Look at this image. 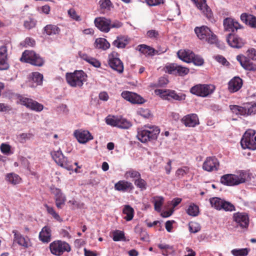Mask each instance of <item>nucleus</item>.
Masks as SVG:
<instances>
[{"instance_id":"nucleus-1","label":"nucleus","mask_w":256,"mask_h":256,"mask_svg":"<svg viewBox=\"0 0 256 256\" xmlns=\"http://www.w3.org/2000/svg\"><path fill=\"white\" fill-rule=\"evenodd\" d=\"M160 132V129L158 126L146 124L138 128L136 137L140 142L146 143L156 140Z\"/></svg>"},{"instance_id":"nucleus-2","label":"nucleus","mask_w":256,"mask_h":256,"mask_svg":"<svg viewBox=\"0 0 256 256\" xmlns=\"http://www.w3.org/2000/svg\"><path fill=\"white\" fill-rule=\"evenodd\" d=\"M66 80L72 87H82L86 82L87 76L82 70H75L74 72L66 73Z\"/></svg>"},{"instance_id":"nucleus-3","label":"nucleus","mask_w":256,"mask_h":256,"mask_svg":"<svg viewBox=\"0 0 256 256\" xmlns=\"http://www.w3.org/2000/svg\"><path fill=\"white\" fill-rule=\"evenodd\" d=\"M194 32L199 39L207 42L210 44H216L218 42L216 35L206 26L196 27L194 28Z\"/></svg>"},{"instance_id":"nucleus-4","label":"nucleus","mask_w":256,"mask_h":256,"mask_svg":"<svg viewBox=\"0 0 256 256\" xmlns=\"http://www.w3.org/2000/svg\"><path fill=\"white\" fill-rule=\"evenodd\" d=\"M231 111L236 115L248 116L256 114V103L250 102L244 104L242 106L230 105Z\"/></svg>"},{"instance_id":"nucleus-5","label":"nucleus","mask_w":256,"mask_h":256,"mask_svg":"<svg viewBox=\"0 0 256 256\" xmlns=\"http://www.w3.org/2000/svg\"><path fill=\"white\" fill-rule=\"evenodd\" d=\"M20 60L38 66H42L44 62L43 59L38 54L28 50H26L22 53Z\"/></svg>"},{"instance_id":"nucleus-6","label":"nucleus","mask_w":256,"mask_h":256,"mask_svg":"<svg viewBox=\"0 0 256 256\" xmlns=\"http://www.w3.org/2000/svg\"><path fill=\"white\" fill-rule=\"evenodd\" d=\"M256 132L253 130H248L244 134L240 144L244 149L248 148L252 150H256Z\"/></svg>"},{"instance_id":"nucleus-7","label":"nucleus","mask_w":256,"mask_h":256,"mask_svg":"<svg viewBox=\"0 0 256 256\" xmlns=\"http://www.w3.org/2000/svg\"><path fill=\"white\" fill-rule=\"evenodd\" d=\"M215 90L212 84H198L192 86L190 90L192 94L201 97H207L212 94Z\"/></svg>"},{"instance_id":"nucleus-8","label":"nucleus","mask_w":256,"mask_h":256,"mask_svg":"<svg viewBox=\"0 0 256 256\" xmlns=\"http://www.w3.org/2000/svg\"><path fill=\"white\" fill-rule=\"evenodd\" d=\"M210 202L211 206L218 210H224L225 211L232 212L235 210L234 206L232 204L219 198H211Z\"/></svg>"},{"instance_id":"nucleus-9","label":"nucleus","mask_w":256,"mask_h":256,"mask_svg":"<svg viewBox=\"0 0 256 256\" xmlns=\"http://www.w3.org/2000/svg\"><path fill=\"white\" fill-rule=\"evenodd\" d=\"M51 155L55 162L60 166L68 170H72L73 167L70 162L64 156L60 149L52 152Z\"/></svg>"},{"instance_id":"nucleus-10","label":"nucleus","mask_w":256,"mask_h":256,"mask_svg":"<svg viewBox=\"0 0 256 256\" xmlns=\"http://www.w3.org/2000/svg\"><path fill=\"white\" fill-rule=\"evenodd\" d=\"M18 99L21 104L25 106L30 110L36 112H40L44 109V106L42 104L32 98L22 96H19Z\"/></svg>"},{"instance_id":"nucleus-11","label":"nucleus","mask_w":256,"mask_h":256,"mask_svg":"<svg viewBox=\"0 0 256 256\" xmlns=\"http://www.w3.org/2000/svg\"><path fill=\"white\" fill-rule=\"evenodd\" d=\"M50 252L56 256H60L65 252H70V247L66 242L60 240L54 241L50 245Z\"/></svg>"},{"instance_id":"nucleus-12","label":"nucleus","mask_w":256,"mask_h":256,"mask_svg":"<svg viewBox=\"0 0 256 256\" xmlns=\"http://www.w3.org/2000/svg\"><path fill=\"white\" fill-rule=\"evenodd\" d=\"M154 93L165 100H174L180 101L184 100V95L182 94L180 95L176 94L174 90H172L158 89L154 90Z\"/></svg>"},{"instance_id":"nucleus-13","label":"nucleus","mask_w":256,"mask_h":256,"mask_svg":"<svg viewBox=\"0 0 256 256\" xmlns=\"http://www.w3.org/2000/svg\"><path fill=\"white\" fill-rule=\"evenodd\" d=\"M164 70L166 72L180 76L188 74L190 71L188 68L175 63L166 64L164 67Z\"/></svg>"},{"instance_id":"nucleus-14","label":"nucleus","mask_w":256,"mask_h":256,"mask_svg":"<svg viewBox=\"0 0 256 256\" xmlns=\"http://www.w3.org/2000/svg\"><path fill=\"white\" fill-rule=\"evenodd\" d=\"M108 64L112 68L119 73H122L124 71L123 63L118 58V54L115 52L108 55Z\"/></svg>"},{"instance_id":"nucleus-15","label":"nucleus","mask_w":256,"mask_h":256,"mask_svg":"<svg viewBox=\"0 0 256 256\" xmlns=\"http://www.w3.org/2000/svg\"><path fill=\"white\" fill-rule=\"evenodd\" d=\"M220 166V162L215 156L208 157L202 164V168L207 172H210L218 170Z\"/></svg>"},{"instance_id":"nucleus-16","label":"nucleus","mask_w":256,"mask_h":256,"mask_svg":"<svg viewBox=\"0 0 256 256\" xmlns=\"http://www.w3.org/2000/svg\"><path fill=\"white\" fill-rule=\"evenodd\" d=\"M74 136L80 144H86L94 138L89 131L82 129L75 130Z\"/></svg>"},{"instance_id":"nucleus-17","label":"nucleus","mask_w":256,"mask_h":256,"mask_svg":"<svg viewBox=\"0 0 256 256\" xmlns=\"http://www.w3.org/2000/svg\"><path fill=\"white\" fill-rule=\"evenodd\" d=\"M233 220L238 226L242 228H246L249 224V218L246 213L238 212L234 214Z\"/></svg>"},{"instance_id":"nucleus-18","label":"nucleus","mask_w":256,"mask_h":256,"mask_svg":"<svg viewBox=\"0 0 256 256\" xmlns=\"http://www.w3.org/2000/svg\"><path fill=\"white\" fill-rule=\"evenodd\" d=\"M180 121L185 126L189 128H194L200 124L198 117L196 114H186L180 120Z\"/></svg>"},{"instance_id":"nucleus-19","label":"nucleus","mask_w":256,"mask_h":256,"mask_svg":"<svg viewBox=\"0 0 256 256\" xmlns=\"http://www.w3.org/2000/svg\"><path fill=\"white\" fill-rule=\"evenodd\" d=\"M226 41L231 47L236 48H242L245 44L244 40L242 38L232 34L228 36Z\"/></svg>"},{"instance_id":"nucleus-20","label":"nucleus","mask_w":256,"mask_h":256,"mask_svg":"<svg viewBox=\"0 0 256 256\" xmlns=\"http://www.w3.org/2000/svg\"><path fill=\"white\" fill-rule=\"evenodd\" d=\"M96 26L100 31L108 32L110 30V19L104 17L96 18L94 20Z\"/></svg>"},{"instance_id":"nucleus-21","label":"nucleus","mask_w":256,"mask_h":256,"mask_svg":"<svg viewBox=\"0 0 256 256\" xmlns=\"http://www.w3.org/2000/svg\"><path fill=\"white\" fill-rule=\"evenodd\" d=\"M201 12L208 18L212 16V12L210 8L206 3V0H192Z\"/></svg>"},{"instance_id":"nucleus-22","label":"nucleus","mask_w":256,"mask_h":256,"mask_svg":"<svg viewBox=\"0 0 256 256\" xmlns=\"http://www.w3.org/2000/svg\"><path fill=\"white\" fill-rule=\"evenodd\" d=\"M52 193L54 196L56 207L58 208H62L66 201V196L63 194L61 190L58 188L52 189Z\"/></svg>"},{"instance_id":"nucleus-23","label":"nucleus","mask_w":256,"mask_h":256,"mask_svg":"<svg viewBox=\"0 0 256 256\" xmlns=\"http://www.w3.org/2000/svg\"><path fill=\"white\" fill-rule=\"evenodd\" d=\"M223 23L224 30L226 31L234 32L241 28V26L238 22L230 18H225Z\"/></svg>"},{"instance_id":"nucleus-24","label":"nucleus","mask_w":256,"mask_h":256,"mask_svg":"<svg viewBox=\"0 0 256 256\" xmlns=\"http://www.w3.org/2000/svg\"><path fill=\"white\" fill-rule=\"evenodd\" d=\"M8 67L7 47L2 46L0 47V70H7Z\"/></svg>"},{"instance_id":"nucleus-25","label":"nucleus","mask_w":256,"mask_h":256,"mask_svg":"<svg viewBox=\"0 0 256 256\" xmlns=\"http://www.w3.org/2000/svg\"><path fill=\"white\" fill-rule=\"evenodd\" d=\"M43 76L38 72H33L30 77L28 85L32 88H35L42 83Z\"/></svg>"},{"instance_id":"nucleus-26","label":"nucleus","mask_w":256,"mask_h":256,"mask_svg":"<svg viewBox=\"0 0 256 256\" xmlns=\"http://www.w3.org/2000/svg\"><path fill=\"white\" fill-rule=\"evenodd\" d=\"M242 85V80L238 76H235L229 82L228 88L230 92H234L238 91Z\"/></svg>"},{"instance_id":"nucleus-27","label":"nucleus","mask_w":256,"mask_h":256,"mask_svg":"<svg viewBox=\"0 0 256 256\" xmlns=\"http://www.w3.org/2000/svg\"><path fill=\"white\" fill-rule=\"evenodd\" d=\"M240 20L250 28H256V17L254 15L243 13L240 16Z\"/></svg>"},{"instance_id":"nucleus-28","label":"nucleus","mask_w":256,"mask_h":256,"mask_svg":"<svg viewBox=\"0 0 256 256\" xmlns=\"http://www.w3.org/2000/svg\"><path fill=\"white\" fill-rule=\"evenodd\" d=\"M130 40L128 36L121 35L118 36L112 44L118 48H124L128 44Z\"/></svg>"},{"instance_id":"nucleus-29","label":"nucleus","mask_w":256,"mask_h":256,"mask_svg":"<svg viewBox=\"0 0 256 256\" xmlns=\"http://www.w3.org/2000/svg\"><path fill=\"white\" fill-rule=\"evenodd\" d=\"M177 54L180 59L188 63L191 62L194 56V53L190 50H180Z\"/></svg>"},{"instance_id":"nucleus-30","label":"nucleus","mask_w":256,"mask_h":256,"mask_svg":"<svg viewBox=\"0 0 256 256\" xmlns=\"http://www.w3.org/2000/svg\"><path fill=\"white\" fill-rule=\"evenodd\" d=\"M236 178V177L235 174H226L221 177L220 182L228 186L238 185Z\"/></svg>"},{"instance_id":"nucleus-31","label":"nucleus","mask_w":256,"mask_h":256,"mask_svg":"<svg viewBox=\"0 0 256 256\" xmlns=\"http://www.w3.org/2000/svg\"><path fill=\"white\" fill-rule=\"evenodd\" d=\"M236 60L239 62L242 66L246 70H254V66L252 63L250 62L248 58L243 55H238L236 56Z\"/></svg>"},{"instance_id":"nucleus-32","label":"nucleus","mask_w":256,"mask_h":256,"mask_svg":"<svg viewBox=\"0 0 256 256\" xmlns=\"http://www.w3.org/2000/svg\"><path fill=\"white\" fill-rule=\"evenodd\" d=\"M114 188L118 191L126 192L134 188L132 184L126 180H120L114 184Z\"/></svg>"},{"instance_id":"nucleus-33","label":"nucleus","mask_w":256,"mask_h":256,"mask_svg":"<svg viewBox=\"0 0 256 256\" xmlns=\"http://www.w3.org/2000/svg\"><path fill=\"white\" fill-rule=\"evenodd\" d=\"M40 240L44 242H48L51 239V230L48 226L42 228L39 234Z\"/></svg>"},{"instance_id":"nucleus-34","label":"nucleus","mask_w":256,"mask_h":256,"mask_svg":"<svg viewBox=\"0 0 256 256\" xmlns=\"http://www.w3.org/2000/svg\"><path fill=\"white\" fill-rule=\"evenodd\" d=\"M12 233L14 234V241L16 242L19 245L24 247H28V242L26 238L23 237L16 230H13Z\"/></svg>"},{"instance_id":"nucleus-35","label":"nucleus","mask_w":256,"mask_h":256,"mask_svg":"<svg viewBox=\"0 0 256 256\" xmlns=\"http://www.w3.org/2000/svg\"><path fill=\"white\" fill-rule=\"evenodd\" d=\"M94 44L96 48L103 50H106L110 46V44L107 40L101 38L96 39Z\"/></svg>"},{"instance_id":"nucleus-36","label":"nucleus","mask_w":256,"mask_h":256,"mask_svg":"<svg viewBox=\"0 0 256 256\" xmlns=\"http://www.w3.org/2000/svg\"><path fill=\"white\" fill-rule=\"evenodd\" d=\"M136 50L148 56H154L156 50L153 48L146 44H140L138 46Z\"/></svg>"},{"instance_id":"nucleus-37","label":"nucleus","mask_w":256,"mask_h":256,"mask_svg":"<svg viewBox=\"0 0 256 256\" xmlns=\"http://www.w3.org/2000/svg\"><path fill=\"white\" fill-rule=\"evenodd\" d=\"M236 178L238 184L244 183L248 178V173L244 170H240L236 172V174H234Z\"/></svg>"},{"instance_id":"nucleus-38","label":"nucleus","mask_w":256,"mask_h":256,"mask_svg":"<svg viewBox=\"0 0 256 256\" xmlns=\"http://www.w3.org/2000/svg\"><path fill=\"white\" fill-rule=\"evenodd\" d=\"M44 31L46 32V34L48 36H52L58 34L60 32V29L56 26L48 24L44 28Z\"/></svg>"},{"instance_id":"nucleus-39","label":"nucleus","mask_w":256,"mask_h":256,"mask_svg":"<svg viewBox=\"0 0 256 256\" xmlns=\"http://www.w3.org/2000/svg\"><path fill=\"white\" fill-rule=\"evenodd\" d=\"M6 180L12 184H16L20 182L21 178L14 173H10L6 176Z\"/></svg>"},{"instance_id":"nucleus-40","label":"nucleus","mask_w":256,"mask_h":256,"mask_svg":"<svg viewBox=\"0 0 256 256\" xmlns=\"http://www.w3.org/2000/svg\"><path fill=\"white\" fill-rule=\"evenodd\" d=\"M132 126V124L126 118L118 117L116 127L122 129H128Z\"/></svg>"},{"instance_id":"nucleus-41","label":"nucleus","mask_w":256,"mask_h":256,"mask_svg":"<svg viewBox=\"0 0 256 256\" xmlns=\"http://www.w3.org/2000/svg\"><path fill=\"white\" fill-rule=\"evenodd\" d=\"M134 210L133 208L128 205L126 206L123 209V214L126 216L124 218L127 221H130L133 218Z\"/></svg>"},{"instance_id":"nucleus-42","label":"nucleus","mask_w":256,"mask_h":256,"mask_svg":"<svg viewBox=\"0 0 256 256\" xmlns=\"http://www.w3.org/2000/svg\"><path fill=\"white\" fill-rule=\"evenodd\" d=\"M164 201V199L162 196H157L153 198L154 210L158 212H160L161 211V208L163 204Z\"/></svg>"},{"instance_id":"nucleus-43","label":"nucleus","mask_w":256,"mask_h":256,"mask_svg":"<svg viewBox=\"0 0 256 256\" xmlns=\"http://www.w3.org/2000/svg\"><path fill=\"white\" fill-rule=\"evenodd\" d=\"M190 168L186 166H184L178 168L176 172V176L178 178H182L186 175L188 174Z\"/></svg>"},{"instance_id":"nucleus-44","label":"nucleus","mask_w":256,"mask_h":256,"mask_svg":"<svg viewBox=\"0 0 256 256\" xmlns=\"http://www.w3.org/2000/svg\"><path fill=\"white\" fill-rule=\"evenodd\" d=\"M44 206L46 208L48 212L50 214L54 219L60 222L62 221V219L59 214L54 210L52 207L48 206V204H45Z\"/></svg>"},{"instance_id":"nucleus-45","label":"nucleus","mask_w":256,"mask_h":256,"mask_svg":"<svg viewBox=\"0 0 256 256\" xmlns=\"http://www.w3.org/2000/svg\"><path fill=\"white\" fill-rule=\"evenodd\" d=\"M186 212L190 216H196L198 215L199 212L198 207L194 204H191L188 207Z\"/></svg>"},{"instance_id":"nucleus-46","label":"nucleus","mask_w":256,"mask_h":256,"mask_svg":"<svg viewBox=\"0 0 256 256\" xmlns=\"http://www.w3.org/2000/svg\"><path fill=\"white\" fill-rule=\"evenodd\" d=\"M112 239L115 242L123 240H124V234L123 232L116 230L112 232Z\"/></svg>"},{"instance_id":"nucleus-47","label":"nucleus","mask_w":256,"mask_h":256,"mask_svg":"<svg viewBox=\"0 0 256 256\" xmlns=\"http://www.w3.org/2000/svg\"><path fill=\"white\" fill-rule=\"evenodd\" d=\"M118 117V116L109 115L106 118V122L108 125L116 127Z\"/></svg>"},{"instance_id":"nucleus-48","label":"nucleus","mask_w":256,"mask_h":256,"mask_svg":"<svg viewBox=\"0 0 256 256\" xmlns=\"http://www.w3.org/2000/svg\"><path fill=\"white\" fill-rule=\"evenodd\" d=\"M231 253L234 256H246L248 253V248L234 249Z\"/></svg>"},{"instance_id":"nucleus-49","label":"nucleus","mask_w":256,"mask_h":256,"mask_svg":"<svg viewBox=\"0 0 256 256\" xmlns=\"http://www.w3.org/2000/svg\"><path fill=\"white\" fill-rule=\"evenodd\" d=\"M134 184L137 188H140L142 190L146 189L147 184L146 182L141 178L140 177L138 179H136Z\"/></svg>"},{"instance_id":"nucleus-50","label":"nucleus","mask_w":256,"mask_h":256,"mask_svg":"<svg viewBox=\"0 0 256 256\" xmlns=\"http://www.w3.org/2000/svg\"><path fill=\"white\" fill-rule=\"evenodd\" d=\"M98 4L100 8L102 10H110L112 6V3L110 0H100Z\"/></svg>"},{"instance_id":"nucleus-51","label":"nucleus","mask_w":256,"mask_h":256,"mask_svg":"<svg viewBox=\"0 0 256 256\" xmlns=\"http://www.w3.org/2000/svg\"><path fill=\"white\" fill-rule=\"evenodd\" d=\"M32 134L30 133H22L17 136L16 139L20 143H24L27 140H30Z\"/></svg>"},{"instance_id":"nucleus-52","label":"nucleus","mask_w":256,"mask_h":256,"mask_svg":"<svg viewBox=\"0 0 256 256\" xmlns=\"http://www.w3.org/2000/svg\"><path fill=\"white\" fill-rule=\"evenodd\" d=\"M144 99L136 93L132 92L130 102L132 104H142Z\"/></svg>"},{"instance_id":"nucleus-53","label":"nucleus","mask_w":256,"mask_h":256,"mask_svg":"<svg viewBox=\"0 0 256 256\" xmlns=\"http://www.w3.org/2000/svg\"><path fill=\"white\" fill-rule=\"evenodd\" d=\"M124 176L126 178H129L138 179L140 177V174L139 172L134 170H130L126 172Z\"/></svg>"},{"instance_id":"nucleus-54","label":"nucleus","mask_w":256,"mask_h":256,"mask_svg":"<svg viewBox=\"0 0 256 256\" xmlns=\"http://www.w3.org/2000/svg\"><path fill=\"white\" fill-rule=\"evenodd\" d=\"M36 25V21L32 18H28V20H24V27L28 30L34 28Z\"/></svg>"},{"instance_id":"nucleus-55","label":"nucleus","mask_w":256,"mask_h":256,"mask_svg":"<svg viewBox=\"0 0 256 256\" xmlns=\"http://www.w3.org/2000/svg\"><path fill=\"white\" fill-rule=\"evenodd\" d=\"M200 226L199 224L195 222H191L189 224V230L190 232L196 233L200 231Z\"/></svg>"},{"instance_id":"nucleus-56","label":"nucleus","mask_w":256,"mask_h":256,"mask_svg":"<svg viewBox=\"0 0 256 256\" xmlns=\"http://www.w3.org/2000/svg\"><path fill=\"white\" fill-rule=\"evenodd\" d=\"M196 66H200L204 64V60L203 58L200 56L196 55L194 54L192 62Z\"/></svg>"},{"instance_id":"nucleus-57","label":"nucleus","mask_w":256,"mask_h":256,"mask_svg":"<svg viewBox=\"0 0 256 256\" xmlns=\"http://www.w3.org/2000/svg\"><path fill=\"white\" fill-rule=\"evenodd\" d=\"M168 82V80L164 77H161L160 78L158 82L154 84V86H156V87H163L166 85Z\"/></svg>"},{"instance_id":"nucleus-58","label":"nucleus","mask_w":256,"mask_h":256,"mask_svg":"<svg viewBox=\"0 0 256 256\" xmlns=\"http://www.w3.org/2000/svg\"><path fill=\"white\" fill-rule=\"evenodd\" d=\"M68 14L71 18L76 21H80L81 20L80 16L77 14L74 10L72 8L68 10Z\"/></svg>"},{"instance_id":"nucleus-59","label":"nucleus","mask_w":256,"mask_h":256,"mask_svg":"<svg viewBox=\"0 0 256 256\" xmlns=\"http://www.w3.org/2000/svg\"><path fill=\"white\" fill-rule=\"evenodd\" d=\"M122 26V24L120 22L117 20H114L112 21L110 20V30L112 28H121Z\"/></svg>"},{"instance_id":"nucleus-60","label":"nucleus","mask_w":256,"mask_h":256,"mask_svg":"<svg viewBox=\"0 0 256 256\" xmlns=\"http://www.w3.org/2000/svg\"><path fill=\"white\" fill-rule=\"evenodd\" d=\"M88 62L92 64L95 68H100L101 65V63L99 60L91 56L90 57V59L88 60Z\"/></svg>"},{"instance_id":"nucleus-61","label":"nucleus","mask_w":256,"mask_h":256,"mask_svg":"<svg viewBox=\"0 0 256 256\" xmlns=\"http://www.w3.org/2000/svg\"><path fill=\"white\" fill-rule=\"evenodd\" d=\"M248 58L252 59V60H256V50L254 48H251L248 50Z\"/></svg>"},{"instance_id":"nucleus-62","label":"nucleus","mask_w":256,"mask_h":256,"mask_svg":"<svg viewBox=\"0 0 256 256\" xmlns=\"http://www.w3.org/2000/svg\"><path fill=\"white\" fill-rule=\"evenodd\" d=\"M0 150L2 153L8 154L10 151V146L8 144H2L0 146Z\"/></svg>"},{"instance_id":"nucleus-63","label":"nucleus","mask_w":256,"mask_h":256,"mask_svg":"<svg viewBox=\"0 0 256 256\" xmlns=\"http://www.w3.org/2000/svg\"><path fill=\"white\" fill-rule=\"evenodd\" d=\"M12 110L10 106L4 103H0V112H8Z\"/></svg>"},{"instance_id":"nucleus-64","label":"nucleus","mask_w":256,"mask_h":256,"mask_svg":"<svg viewBox=\"0 0 256 256\" xmlns=\"http://www.w3.org/2000/svg\"><path fill=\"white\" fill-rule=\"evenodd\" d=\"M138 112L140 115L144 118H148L150 114V110L147 108H140L138 110Z\"/></svg>"}]
</instances>
